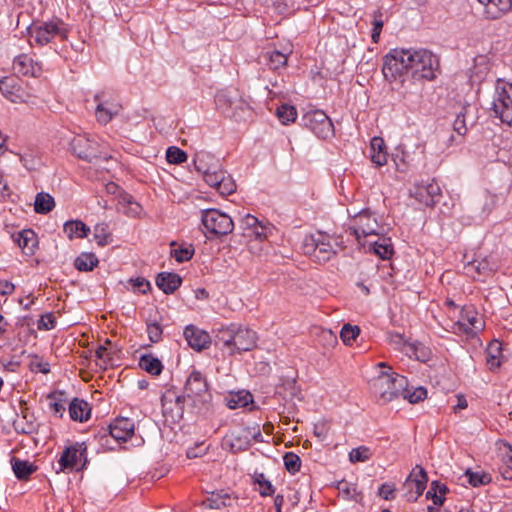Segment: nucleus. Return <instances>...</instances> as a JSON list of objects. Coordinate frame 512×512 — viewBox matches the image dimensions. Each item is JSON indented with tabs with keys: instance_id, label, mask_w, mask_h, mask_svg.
Masks as SVG:
<instances>
[{
	"instance_id": "obj_64",
	"label": "nucleus",
	"mask_w": 512,
	"mask_h": 512,
	"mask_svg": "<svg viewBox=\"0 0 512 512\" xmlns=\"http://www.w3.org/2000/svg\"><path fill=\"white\" fill-rule=\"evenodd\" d=\"M15 290V286L13 283L3 280L0 281V295L7 296L11 295Z\"/></svg>"
},
{
	"instance_id": "obj_6",
	"label": "nucleus",
	"mask_w": 512,
	"mask_h": 512,
	"mask_svg": "<svg viewBox=\"0 0 512 512\" xmlns=\"http://www.w3.org/2000/svg\"><path fill=\"white\" fill-rule=\"evenodd\" d=\"M29 34L37 45L44 46L49 44L55 37H60L62 40L66 39L68 29L62 20L57 19L31 26Z\"/></svg>"
},
{
	"instance_id": "obj_9",
	"label": "nucleus",
	"mask_w": 512,
	"mask_h": 512,
	"mask_svg": "<svg viewBox=\"0 0 512 512\" xmlns=\"http://www.w3.org/2000/svg\"><path fill=\"white\" fill-rule=\"evenodd\" d=\"M301 125L321 139H327L334 133L332 121L322 110L307 111L301 117Z\"/></svg>"
},
{
	"instance_id": "obj_34",
	"label": "nucleus",
	"mask_w": 512,
	"mask_h": 512,
	"mask_svg": "<svg viewBox=\"0 0 512 512\" xmlns=\"http://www.w3.org/2000/svg\"><path fill=\"white\" fill-rule=\"evenodd\" d=\"M90 228L80 220L67 221L64 224V232L67 234L69 239L84 238L88 235Z\"/></svg>"
},
{
	"instance_id": "obj_21",
	"label": "nucleus",
	"mask_w": 512,
	"mask_h": 512,
	"mask_svg": "<svg viewBox=\"0 0 512 512\" xmlns=\"http://www.w3.org/2000/svg\"><path fill=\"white\" fill-rule=\"evenodd\" d=\"M484 6V14L488 19H498L508 11H512V0H478Z\"/></svg>"
},
{
	"instance_id": "obj_5",
	"label": "nucleus",
	"mask_w": 512,
	"mask_h": 512,
	"mask_svg": "<svg viewBox=\"0 0 512 512\" xmlns=\"http://www.w3.org/2000/svg\"><path fill=\"white\" fill-rule=\"evenodd\" d=\"M491 111L494 117L512 127V83L498 79L495 84Z\"/></svg>"
},
{
	"instance_id": "obj_17",
	"label": "nucleus",
	"mask_w": 512,
	"mask_h": 512,
	"mask_svg": "<svg viewBox=\"0 0 512 512\" xmlns=\"http://www.w3.org/2000/svg\"><path fill=\"white\" fill-rule=\"evenodd\" d=\"M239 226L243 230V236L245 237L255 238L260 241L266 238V228L251 214H246L242 217L239 221Z\"/></svg>"
},
{
	"instance_id": "obj_33",
	"label": "nucleus",
	"mask_w": 512,
	"mask_h": 512,
	"mask_svg": "<svg viewBox=\"0 0 512 512\" xmlns=\"http://www.w3.org/2000/svg\"><path fill=\"white\" fill-rule=\"evenodd\" d=\"M139 367L154 376L160 375L163 370L162 362L152 354L142 355L139 359Z\"/></svg>"
},
{
	"instance_id": "obj_4",
	"label": "nucleus",
	"mask_w": 512,
	"mask_h": 512,
	"mask_svg": "<svg viewBox=\"0 0 512 512\" xmlns=\"http://www.w3.org/2000/svg\"><path fill=\"white\" fill-rule=\"evenodd\" d=\"M406 387L407 378L395 372H382L371 384L372 392L383 404L403 398Z\"/></svg>"
},
{
	"instance_id": "obj_26",
	"label": "nucleus",
	"mask_w": 512,
	"mask_h": 512,
	"mask_svg": "<svg viewBox=\"0 0 512 512\" xmlns=\"http://www.w3.org/2000/svg\"><path fill=\"white\" fill-rule=\"evenodd\" d=\"M68 411L73 421L84 422L89 419L91 409L86 401L74 398L69 403Z\"/></svg>"
},
{
	"instance_id": "obj_30",
	"label": "nucleus",
	"mask_w": 512,
	"mask_h": 512,
	"mask_svg": "<svg viewBox=\"0 0 512 512\" xmlns=\"http://www.w3.org/2000/svg\"><path fill=\"white\" fill-rule=\"evenodd\" d=\"M12 470L19 480H27L37 470V466L27 460H20L17 457L11 459Z\"/></svg>"
},
{
	"instance_id": "obj_20",
	"label": "nucleus",
	"mask_w": 512,
	"mask_h": 512,
	"mask_svg": "<svg viewBox=\"0 0 512 512\" xmlns=\"http://www.w3.org/2000/svg\"><path fill=\"white\" fill-rule=\"evenodd\" d=\"M185 397L167 393L162 398V409L164 414H171L173 419H181L184 413Z\"/></svg>"
},
{
	"instance_id": "obj_52",
	"label": "nucleus",
	"mask_w": 512,
	"mask_h": 512,
	"mask_svg": "<svg viewBox=\"0 0 512 512\" xmlns=\"http://www.w3.org/2000/svg\"><path fill=\"white\" fill-rule=\"evenodd\" d=\"M14 428L16 432L21 434H33L37 431V425L33 421L16 420L14 421Z\"/></svg>"
},
{
	"instance_id": "obj_12",
	"label": "nucleus",
	"mask_w": 512,
	"mask_h": 512,
	"mask_svg": "<svg viewBox=\"0 0 512 512\" xmlns=\"http://www.w3.org/2000/svg\"><path fill=\"white\" fill-rule=\"evenodd\" d=\"M410 195L419 203L432 207L441 197V188L434 179H428L416 183L410 190Z\"/></svg>"
},
{
	"instance_id": "obj_42",
	"label": "nucleus",
	"mask_w": 512,
	"mask_h": 512,
	"mask_svg": "<svg viewBox=\"0 0 512 512\" xmlns=\"http://www.w3.org/2000/svg\"><path fill=\"white\" fill-rule=\"evenodd\" d=\"M372 457L371 449L367 446L353 448L349 453L351 463L366 462Z\"/></svg>"
},
{
	"instance_id": "obj_3",
	"label": "nucleus",
	"mask_w": 512,
	"mask_h": 512,
	"mask_svg": "<svg viewBox=\"0 0 512 512\" xmlns=\"http://www.w3.org/2000/svg\"><path fill=\"white\" fill-rule=\"evenodd\" d=\"M217 109L226 117L236 121L244 120L251 115L252 108L237 89L227 88L215 95Z\"/></svg>"
},
{
	"instance_id": "obj_48",
	"label": "nucleus",
	"mask_w": 512,
	"mask_h": 512,
	"mask_svg": "<svg viewBox=\"0 0 512 512\" xmlns=\"http://www.w3.org/2000/svg\"><path fill=\"white\" fill-rule=\"evenodd\" d=\"M465 474L468 477V482L470 483V485L474 487L485 485L489 483L491 480V477L486 473L472 472L470 470H467Z\"/></svg>"
},
{
	"instance_id": "obj_1",
	"label": "nucleus",
	"mask_w": 512,
	"mask_h": 512,
	"mask_svg": "<svg viewBox=\"0 0 512 512\" xmlns=\"http://www.w3.org/2000/svg\"><path fill=\"white\" fill-rule=\"evenodd\" d=\"M438 71L437 56L424 48H394L383 57L382 73L390 83H403L407 75L416 81H432Z\"/></svg>"
},
{
	"instance_id": "obj_39",
	"label": "nucleus",
	"mask_w": 512,
	"mask_h": 512,
	"mask_svg": "<svg viewBox=\"0 0 512 512\" xmlns=\"http://www.w3.org/2000/svg\"><path fill=\"white\" fill-rule=\"evenodd\" d=\"M427 397V390L422 387H409V382L407 381V387L405 388V393L403 394V399L408 400L410 403H418L423 401Z\"/></svg>"
},
{
	"instance_id": "obj_40",
	"label": "nucleus",
	"mask_w": 512,
	"mask_h": 512,
	"mask_svg": "<svg viewBox=\"0 0 512 512\" xmlns=\"http://www.w3.org/2000/svg\"><path fill=\"white\" fill-rule=\"evenodd\" d=\"M94 239L101 247L108 245L112 241V235L107 224L100 223L94 227Z\"/></svg>"
},
{
	"instance_id": "obj_28",
	"label": "nucleus",
	"mask_w": 512,
	"mask_h": 512,
	"mask_svg": "<svg viewBox=\"0 0 512 512\" xmlns=\"http://www.w3.org/2000/svg\"><path fill=\"white\" fill-rule=\"evenodd\" d=\"M502 466L500 472L504 479L512 480V446L502 442L499 446Z\"/></svg>"
},
{
	"instance_id": "obj_25",
	"label": "nucleus",
	"mask_w": 512,
	"mask_h": 512,
	"mask_svg": "<svg viewBox=\"0 0 512 512\" xmlns=\"http://www.w3.org/2000/svg\"><path fill=\"white\" fill-rule=\"evenodd\" d=\"M370 158L373 163L381 167L387 163L388 154L385 142L381 137H373L370 142Z\"/></svg>"
},
{
	"instance_id": "obj_53",
	"label": "nucleus",
	"mask_w": 512,
	"mask_h": 512,
	"mask_svg": "<svg viewBox=\"0 0 512 512\" xmlns=\"http://www.w3.org/2000/svg\"><path fill=\"white\" fill-rule=\"evenodd\" d=\"M147 333L150 341L157 343L161 340L163 330L160 324L154 322L147 325Z\"/></svg>"
},
{
	"instance_id": "obj_31",
	"label": "nucleus",
	"mask_w": 512,
	"mask_h": 512,
	"mask_svg": "<svg viewBox=\"0 0 512 512\" xmlns=\"http://www.w3.org/2000/svg\"><path fill=\"white\" fill-rule=\"evenodd\" d=\"M369 250H372L381 259H389L393 254V245L390 238L378 237L375 241L368 243Z\"/></svg>"
},
{
	"instance_id": "obj_16",
	"label": "nucleus",
	"mask_w": 512,
	"mask_h": 512,
	"mask_svg": "<svg viewBox=\"0 0 512 512\" xmlns=\"http://www.w3.org/2000/svg\"><path fill=\"white\" fill-rule=\"evenodd\" d=\"M109 434L118 442H126L134 435V423L128 418H116L109 425Z\"/></svg>"
},
{
	"instance_id": "obj_36",
	"label": "nucleus",
	"mask_w": 512,
	"mask_h": 512,
	"mask_svg": "<svg viewBox=\"0 0 512 512\" xmlns=\"http://www.w3.org/2000/svg\"><path fill=\"white\" fill-rule=\"evenodd\" d=\"M55 206L54 198L45 192H40L36 195L34 209L37 213L47 214L53 210Z\"/></svg>"
},
{
	"instance_id": "obj_41",
	"label": "nucleus",
	"mask_w": 512,
	"mask_h": 512,
	"mask_svg": "<svg viewBox=\"0 0 512 512\" xmlns=\"http://www.w3.org/2000/svg\"><path fill=\"white\" fill-rule=\"evenodd\" d=\"M265 58L268 60L270 67L276 70L286 66L288 54L275 50L267 53Z\"/></svg>"
},
{
	"instance_id": "obj_49",
	"label": "nucleus",
	"mask_w": 512,
	"mask_h": 512,
	"mask_svg": "<svg viewBox=\"0 0 512 512\" xmlns=\"http://www.w3.org/2000/svg\"><path fill=\"white\" fill-rule=\"evenodd\" d=\"M120 205H127L128 210L125 212L130 216H136L141 212V206L129 194H124L119 200Z\"/></svg>"
},
{
	"instance_id": "obj_59",
	"label": "nucleus",
	"mask_w": 512,
	"mask_h": 512,
	"mask_svg": "<svg viewBox=\"0 0 512 512\" xmlns=\"http://www.w3.org/2000/svg\"><path fill=\"white\" fill-rule=\"evenodd\" d=\"M453 129L456 131L459 135H465L467 132V126H466V120H465V114L459 113L456 116V119L453 123Z\"/></svg>"
},
{
	"instance_id": "obj_14",
	"label": "nucleus",
	"mask_w": 512,
	"mask_h": 512,
	"mask_svg": "<svg viewBox=\"0 0 512 512\" xmlns=\"http://www.w3.org/2000/svg\"><path fill=\"white\" fill-rule=\"evenodd\" d=\"M256 333L246 327L237 325L231 354L250 351L256 346Z\"/></svg>"
},
{
	"instance_id": "obj_19",
	"label": "nucleus",
	"mask_w": 512,
	"mask_h": 512,
	"mask_svg": "<svg viewBox=\"0 0 512 512\" xmlns=\"http://www.w3.org/2000/svg\"><path fill=\"white\" fill-rule=\"evenodd\" d=\"M184 391L188 397L201 396L208 391V383L205 376L197 370H193L188 376Z\"/></svg>"
},
{
	"instance_id": "obj_18",
	"label": "nucleus",
	"mask_w": 512,
	"mask_h": 512,
	"mask_svg": "<svg viewBox=\"0 0 512 512\" xmlns=\"http://www.w3.org/2000/svg\"><path fill=\"white\" fill-rule=\"evenodd\" d=\"M13 70L22 76L38 77L42 72L41 66L26 54L14 58Z\"/></svg>"
},
{
	"instance_id": "obj_7",
	"label": "nucleus",
	"mask_w": 512,
	"mask_h": 512,
	"mask_svg": "<svg viewBox=\"0 0 512 512\" xmlns=\"http://www.w3.org/2000/svg\"><path fill=\"white\" fill-rule=\"evenodd\" d=\"M87 446L85 442H76L64 449L59 460L57 473L80 470L87 464Z\"/></svg>"
},
{
	"instance_id": "obj_60",
	"label": "nucleus",
	"mask_w": 512,
	"mask_h": 512,
	"mask_svg": "<svg viewBox=\"0 0 512 512\" xmlns=\"http://www.w3.org/2000/svg\"><path fill=\"white\" fill-rule=\"evenodd\" d=\"M420 479H414L415 488L417 495H421L426 488L428 477L426 471L423 468H419Z\"/></svg>"
},
{
	"instance_id": "obj_45",
	"label": "nucleus",
	"mask_w": 512,
	"mask_h": 512,
	"mask_svg": "<svg viewBox=\"0 0 512 512\" xmlns=\"http://www.w3.org/2000/svg\"><path fill=\"white\" fill-rule=\"evenodd\" d=\"M166 159L171 164H181L187 160V154L176 146H171L166 151Z\"/></svg>"
},
{
	"instance_id": "obj_57",
	"label": "nucleus",
	"mask_w": 512,
	"mask_h": 512,
	"mask_svg": "<svg viewBox=\"0 0 512 512\" xmlns=\"http://www.w3.org/2000/svg\"><path fill=\"white\" fill-rule=\"evenodd\" d=\"M95 356L98 360H100L102 363L100 366H104V368L111 362V352L108 351L107 347L104 345H100L96 351Z\"/></svg>"
},
{
	"instance_id": "obj_38",
	"label": "nucleus",
	"mask_w": 512,
	"mask_h": 512,
	"mask_svg": "<svg viewBox=\"0 0 512 512\" xmlns=\"http://www.w3.org/2000/svg\"><path fill=\"white\" fill-rule=\"evenodd\" d=\"M254 483L259 485V494L262 497H267L273 495L275 492V488L272 485V483L266 479L264 473H257L255 472L254 476Z\"/></svg>"
},
{
	"instance_id": "obj_56",
	"label": "nucleus",
	"mask_w": 512,
	"mask_h": 512,
	"mask_svg": "<svg viewBox=\"0 0 512 512\" xmlns=\"http://www.w3.org/2000/svg\"><path fill=\"white\" fill-rule=\"evenodd\" d=\"M135 292L145 294L150 289V282L143 277H137L130 279L129 281Z\"/></svg>"
},
{
	"instance_id": "obj_55",
	"label": "nucleus",
	"mask_w": 512,
	"mask_h": 512,
	"mask_svg": "<svg viewBox=\"0 0 512 512\" xmlns=\"http://www.w3.org/2000/svg\"><path fill=\"white\" fill-rule=\"evenodd\" d=\"M56 320L52 313H46L41 316L38 321L37 327L39 330H51L55 327Z\"/></svg>"
},
{
	"instance_id": "obj_23",
	"label": "nucleus",
	"mask_w": 512,
	"mask_h": 512,
	"mask_svg": "<svg viewBox=\"0 0 512 512\" xmlns=\"http://www.w3.org/2000/svg\"><path fill=\"white\" fill-rule=\"evenodd\" d=\"M19 247L26 255H33L38 245L36 233L32 229H24L15 239Z\"/></svg>"
},
{
	"instance_id": "obj_63",
	"label": "nucleus",
	"mask_w": 512,
	"mask_h": 512,
	"mask_svg": "<svg viewBox=\"0 0 512 512\" xmlns=\"http://www.w3.org/2000/svg\"><path fill=\"white\" fill-rule=\"evenodd\" d=\"M205 452H206V448H204L201 444V445H196L195 447L187 449L186 455L188 458L192 459V458H197V457L202 456L203 454H205Z\"/></svg>"
},
{
	"instance_id": "obj_46",
	"label": "nucleus",
	"mask_w": 512,
	"mask_h": 512,
	"mask_svg": "<svg viewBox=\"0 0 512 512\" xmlns=\"http://www.w3.org/2000/svg\"><path fill=\"white\" fill-rule=\"evenodd\" d=\"M64 394L62 392L56 394L52 393L48 396L49 399H52L53 401L50 402L49 408L50 410L57 416L62 417L63 413L65 412V401H63L61 398Z\"/></svg>"
},
{
	"instance_id": "obj_8",
	"label": "nucleus",
	"mask_w": 512,
	"mask_h": 512,
	"mask_svg": "<svg viewBox=\"0 0 512 512\" xmlns=\"http://www.w3.org/2000/svg\"><path fill=\"white\" fill-rule=\"evenodd\" d=\"M201 221L207 233L214 237L227 235L234 228V222L231 217L218 209L203 210Z\"/></svg>"
},
{
	"instance_id": "obj_32",
	"label": "nucleus",
	"mask_w": 512,
	"mask_h": 512,
	"mask_svg": "<svg viewBox=\"0 0 512 512\" xmlns=\"http://www.w3.org/2000/svg\"><path fill=\"white\" fill-rule=\"evenodd\" d=\"M195 169L201 174L207 172L212 166H219L217 159L206 151H198L193 158Z\"/></svg>"
},
{
	"instance_id": "obj_24",
	"label": "nucleus",
	"mask_w": 512,
	"mask_h": 512,
	"mask_svg": "<svg viewBox=\"0 0 512 512\" xmlns=\"http://www.w3.org/2000/svg\"><path fill=\"white\" fill-rule=\"evenodd\" d=\"M71 148L79 158L90 160L95 157V149L92 147V142L82 136L74 137L71 141Z\"/></svg>"
},
{
	"instance_id": "obj_51",
	"label": "nucleus",
	"mask_w": 512,
	"mask_h": 512,
	"mask_svg": "<svg viewBox=\"0 0 512 512\" xmlns=\"http://www.w3.org/2000/svg\"><path fill=\"white\" fill-rule=\"evenodd\" d=\"M251 445L250 440L248 439L247 435H240L233 438V440L230 442V451L233 453H237L239 451H244L249 448Z\"/></svg>"
},
{
	"instance_id": "obj_2",
	"label": "nucleus",
	"mask_w": 512,
	"mask_h": 512,
	"mask_svg": "<svg viewBox=\"0 0 512 512\" xmlns=\"http://www.w3.org/2000/svg\"><path fill=\"white\" fill-rule=\"evenodd\" d=\"M303 249L304 253L313 261L326 263L331 260L339 250L344 249V246L342 245L341 237L318 231L305 238Z\"/></svg>"
},
{
	"instance_id": "obj_27",
	"label": "nucleus",
	"mask_w": 512,
	"mask_h": 512,
	"mask_svg": "<svg viewBox=\"0 0 512 512\" xmlns=\"http://www.w3.org/2000/svg\"><path fill=\"white\" fill-rule=\"evenodd\" d=\"M237 324H230L228 326H221L215 330V343L216 345H222L223 348H227L231 353L234 335Z\"/></svg>"
},
{
	"instance_id": "obj_61",
	"label": "nucleus",
	"mask_w": 512,
	"mask_h": 512,
	"mask_svg": "<svg viewBox=\"0 0 512 512\" xmlns=\"http://www.w3.org/2000/svg\"><path fill=\"white\" fill-rule=\"evenodd\" d=\"M379 495L385 500H391L395 497V488L393 485L384 483L379 487Z\"/></svg>"
},
{
	"instance_id": "obj_15",
	"label": "nucleus",
	"mask_w": 512,
	"mask_h": 512,
	"mask_svg": "<svg viewBox=\"0 0 512 512\" xmlns=\"http://www.w3.org/2000/svg\"><path fill=\"white\" fill-rule=\"evenodd\" d=\"M184 337L188 345L196 351H201L208 348L211 343L210 335L194 325H188L185 328Z\"/></svg>"
},
{
	"instance_id": "obj_35",
	"label": "nucleus",
	"mask_w": 512,
	"mask_h": 512,
	"mask_svg": "<svg viewBox=\"0 0 512 512\" xmlns=\"http://www.w3.org/2000/svg\"><path fill=\"white\" fill-rule=\"evenodd\" d=\"M99 263L98 258L93 253H81L74 261V266L82 272L92 271Z\"/></svg>"
},
{
	"instance_id": "obj_29",
	"label": "nucleus",
	"mask_w": 512,
	"mask_h": 512,
	"mask_svg": "<svg viewBox=\"0 0 512 512\" xmlns=\"http://www.w3.org/2000/svg\"><path fill=\"white\" fill-rule=\"evenodd\" d=\"M249 405H252L249 410H253V396L249 391H238L236 393L230 394L229 398H227V406L230 409L244 408L248 407Z\"/></svg>"
},
{
	"instance_id": "obj_58",
	"label": "nucleus",
	"mask_w": 512,
	"mask_h": 512,
	"mask_svg": "<svg viewBox=\"0 0 512 512\" xmlns=\"http://www.w3.org/2000/svg\"><path fill=\"white\" fill-rule=\"evenodd\" d=\"M448 492V488L445 484L439 481H433L430 485L429 490L426 493V498L429 499L435 495L446 494Z\"/></svg>"
},
{
	"instance_id": "obj_50",
	"label": "nucleus",
	"mask_w": 512,
	"mask_h": 512,
	"mask_svg": "<svg viewBox=\"0 0 512 512\" xmlns=\"http://www.w3.org/2000/svg\"><path fill=\"white\" fill-rule=\"evenodd\" d=\"M383 25L382 12L378 9L374 12L373 28L371 33V38L374 43H378Z\"/></svg>"
},
{
	"instance_id": "obj_62",
	"label": "nucleus",
	"mask_w": 512,
	"mask_h": 512,
	"mask_svg": "<svg viewBox=\"0 0 512 512\" xmlns=\"http://www.w3.org/2000/svg\"><path fill=\"white\" fill-rule=\"evenodd\" d=\"M329 427L326 422H318L314 425V435L320 440H324L328 436Z\"/></svg>"
},
{
	"instance_id": "obj_47",
	"label": "nucleus",
	"mask_w": 512,
	"mask_h": 512,
	"mask_svg": "<svg viewBox=\"0 0 512 512\" xmlns=\"http://www.w3.org/2000/svg\"><path fill=\"white\" fill-rule=\"evenodd\" d=\"M194 249L189 247H176L171 249V256L179 263H183L192 258Z\"/></svg>"
},
{
	"instance_id": "obj_11",
	"label": "nucleus",
	"mask_w": 512,
	"mask_h": 512,
	"mask_svg": "<svg viewBox=\"0 0 512 512\" xmlns=\"http://www.w3.org/2000/svg\"><path fill=\"white\" fill-rule=\"evenodd\" d=\"M204 181L222 195L227 196L236 191L233 178L219 166H212L207 172L202 173Z\"/></svg>"
},
{
	"instance_id": "obj_13",
	"label": "nucleus",
	"mask_w": 512,
	"mask_h": 512,
	"mask_svg": "<svg viewBox=\"0 0 512 512\" xmlns=\"http://www.w3.org/2000/svg\"><path fill=\"white\" fill-rule=\"evenodd\" d=\"M94 101L97 104L95 108V117L97 122L102 125L108 124L119 114L122 108L117 101L106 98L103 92L97 93L94 96Z\"/></svg>"
},
{
	"instance_id": "obj_10",
	"label": "nucleus",
	"mask_w": 512,
	"mask_h": 512,
	"mask_svg": "<svg viewBox=\"0 0 512 512\" xmlns=\"http://www.w3.org/2000/svg\"><path fill=\"white\" fill-rule=\"evenodd\" d=\"M378 228V222L376 218L372 216V213L369 210H362L353 217L349 229L359 244L365 246L366 242H361V239L368 236H378Z\"/></svg>"
},
{
	"instance_id": "obj_22",
	"label": "nucleus",
	"mask_w": 512,
	"mask_h": 512,
	"mask_svg": "<svg viewBox=\"0 0 512 512\" xmlns=\"http://www.w3.org/2000/svg\"><path fill=\"white\" fill-rule=\"evenodd\" d=\"M182 284V278L174 272H161L156 277V285L165 294L174 293Z\"/></svg>"
},
{
	"instance_id": "obj_37",
	"label": "nucleus",
	"mask_w": 512,
	"mask_h": 512,
	"mask_svg": "<svg viewBox=\"0 0 512 512\" xmlns=\"http://www.w3.org/2000/svg\"><path fill=\"white\" fill-rule=\"evenodd\" d=\"M276 115L282 124L288 125L295 122L297 118V111L292 105L282 104L277 108Z\"/></svg>"
},
{
	"instance_id": "obj_54",
	"label": "nucleus",
	"mask_w": 512,
	"mask_h": 512,
	"mask_svg": "<svg viewBox=\"0 0 512 512\" xmlns=\"http://www.w3.org/2000/svg\"><path fill=\"white\" fill-rule=\"evenodd\" d=\"M495 349L497 352L500 351V344L498 342L492 343L488 349V355L486 357V362L490 366V369L493 370L500 366V361L497 356L492 353V350Z\"/></svg>"
},
{
	"instance_id": "obj_43",
	"label": "nucleus",
	"mask_w": 512,
	"mask_h": 512,
	"mask_svg": "<svg viewBox=\"0 0 512 512\" xmlns=\"http://www.w3.org/2000/svg\"><path fill=\"white\" fill-rule=\"evenodd\" d=\"M360 334V328L351 324H344L340 331V338L345 345H352Z\"/></svg>"
},
{
	"instance_id": "obj_44",
	"label": "nucleus",
	"mask_w": 512,
	"mask_h": 512,
	"mask_svg": "<svg viewBox=\"0 0 512 512\" xmlns=\"http://www.w3.org/2000/svg\"><path fill=\"white\" fill-rule=\"evenodd\" d=\"M284 465L288 472L295 474L300 470L301 459L298 455L293 452H287L283 456Z\"/></svg>"
}]
</instances>
